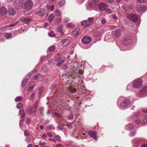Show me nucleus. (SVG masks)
I'll return each instance as SVG.
<instances>
[{
  "instance_id": "42",
  "label": "nucleus",
  "mask_w": 147,
  "mask_h": 147,
  "mask_svg": "<svg viewBox=\"0 0 147 147\" xmlns=\"http://www.w3.org/2000/svg\"><path fill=\"white\" fill-rule=\"evenodd\" d=\"M61 22V18H57L55 20V22L57 23L58 24H59Z\"/></svg>"
},
{
  "instance_id": "23",
  "label": "nucleus",
  "mask_w": 147,
  "mask_h": 147,
  "mask_svg": "<svg viewBox=\"0 0 147 147\" xmlns=\"http://www.w3.org/2000/svg\"><path fill=\"white\" fill-rule=\"evenodd\" d=\"M98 0H92L91 3V5L92 7H95L96 5V3Z\"/></svg>"
},
{
  "instance_id": "53",
  "label": "nucleus",
  "mask_w": 147,
  "mask_h": 147,
  "mask_svg": "<svg viewBox=\"0 0 147 147\" xmlns=\"http://www.w3.org/2000/svg\"><path fill=\"white\" fill-rule=\"evenodd\" d=\"M30 138L29 137H27L25 140L28 143L30 141Z\"/></svg>"
},
{
  "instance_id": "11",
  "label": "nucleus",
  "mask_w": 147,
  "mask_h": 147,
  "mask_svg": "<svg viewBox=\"0 0 147 147\" xmlns=\"http://www.w3.org/2000/svg\"><path fill=\"white\" fill-rule=\"evenodd\" d=\"M147 121V116H146L144 119L142 121H141L140 119H137L135 121V122L137 124H144Z\"/></svg>"
},
{
  "instance_id": "26",
  "label": "nucleus",
  "mask_w": 147,
  "mask_h": 147,
  "mask_svg": "<svg viewBox=\"0 0 147 147\" xmlns=\"http://www.w3.org/2000/svg\"><path fill=\"white\" fill-rule=\"evenodd\" d=\"M126 128L127 129L129 130H131L133 128V126L129 124H127L126 126Z\"/></svg>"
},
{
  "instance_id": "6",
  "label": "nucleus",
  "mask_w": 147,
  "mask_h": 147,
  "mask_svg": "<svg viewBox=\"0 0 147 147\" xmlns=\"http://www.w3.org/2000/svg\"><path fill=\"white\" fill-rule=\"evenodd\" d=\"M128 18L133 22H135L138 19V17L136 14H131L127 16Z\"/></svg>"
},
{
  "instance_id": "16",
  "label": "nucleus",
  "mask_w": 147,
  "mask_h": 147,
  "mask_svg": "<svg viewBox=\"0 0 147 147\" xmlns=\"http://www.w3.org/2000/svg\"><path fill=\"white\" fill-rule=\"evenodd\" d=\"M131 41L130 37L129 36H125L122 40L123 43L125 42V43L123 44H125L126 43V44L128 43H130Z\"/></svg>"
},
{
  "instance_id": "37",
  "label": "nucleus",
  "mask_w": 147,
  "mask_h": 147,
  "mask_svg": "<svg viewBox=\"0 0 147 147\" xmlns=\"http://www.w3.org/2000/svg\"><path fill=\"white\" fill-rule=\"evenodd\" d=\"M17 108L19 109H20L22 107L23 105L21 103H19L17 105Z\"/></svg>"
},
{
  "instance_id": "4",
  "label": "nucleus",
  "mask_w": 147,
  "mask_h": 147,
  "mask_svg": "<svg viewBox=\"0 0 147 147\" xmlns=\"http://www.w3.org/2000/svg\"><path fill=\"white\" fill-rule=\"evenodd\" d=\"M37 107V102H36L35 105L33 107L30 108L27 111V113L30 114H34L35 115L36 113Z\"/></svg>"
},
{
  "instance_id": "27",
  "label": "nucleus",
  "mask_w": 147,
  "mask_h": 147,
  "mask_svg": "<svg viewBox=\"0 0 147 147\" xmlns=\"http://www.w3.org/2000/svg\"><path fill=\"white\" fill-rule=\"evenodd\" d=\"M55 46H51L49 48L48 50L49 52H52L55 50Z\"/></svg>"
},
{
  "instance_id": "54",
  "label": "nucleus",
  "mask_w": 147,
  "mask_h": 147,
  "mask_svg": "<svg viewBox=\"0 0 147 147\" xmlns=\"http://www.w3.org/2000/svg\"><path fill=\"white\" fill-rule=\"evenodd\" d=\"M34 93H32L30 96V98L32 100H34Z\"/></svg>"
},
{
  "instance_id": "63",
  "label": "nucleus",
  "mask_w": 147,
  "mask_h": 147,
  "mask_svg": "<svg viewBox=\"0 0 147 147\" xmlns=\"http://www.w3.org/2000/svg\"><path fill=\"white\" fill-rule=\"evenodd\" d=\"M62 67L63 69H65L67 68V65L65 64H64L63 65Z\"/></svg>"
},
{
  "instance_id": "46",
  "label": "nucleus",
  "mask_w": 147,
  "mask_h": 147,
  "mask_svg": "<svg viewBox=\"0 0 147 147\" xmlns=\"http://www.w3.org/2000/svg\"><path fill=\"white\" fill-rule=\"evenodd\" d=\"M101 22L102 24H104L106 23V21L105 19H103L101 20Z\"/></svg>"
},
{
  "instance_id": "5",
  "label": "nucleus",
  "mask_w": 147,
  "mask_h": 147,
  "mask_svg": "<svg viewBox=\"0 0 147 147\" xmlns=\"http://www.w3.org/2000/svg\"><path fill=\"white\" fill-rule=\"evenodd\" d=\"M33 6V3L30 0H28L24 4V8L25 9H30Z\"/></svg>"
},
{
  "instance_id": "47",
  "label": "nucleus",
  "mask_w": 147,
  "mask_h": 147,
  "mask_svg": "<svg viewBox=\"0 0 147 147\" xmlns=\"http://www.w3.org/2000/svg\"><path fill=\"white\" fill-rule=\"evenodd\" d=\"M136 134V131H134L133 132H132L130 134V136H133L135 135Z\"/></svg>"
},
{
  "instance_id": "25",
  "label": "nucleus",
  "mask_w": 147,
  "mask_h": 147,
  "mask_svg": "<svg viewBox=\"0 0 147 147\" xmlns=\"http://www.w3.org/2000/svg\"><path fill=\"white\" fill-rule=\"evenodd\" d=\"M49 22H51L52 20L54 18V16L53 14H51L49 15Z\"/></svg>"
},
{
  "instance_id": "44",
  "label": "nucleus",
  "mask_w": 147,
  "mask_h": 147,
  "mask_svg": "<svg viewBox=\"0 0 147 147\" xmlns=\"http://www.w3.org/2000/svg\"><path fill=\"white\" fill-rule=\"evenodd\" d=\"M68 118L69 119H72L73 118V116L72 114H70L68 116Z\"/></svg>"
},
{
  "instance_id": "33",
  "label": "nucleus",
  "mask_w": 147,
  "mask_h": 147,
  "mask_svg": "<svg viewBox=\"0 0 147 147\" xmlns=\"http://www.w3.org/2000/svg\"><path fill=\"white\" fill-rule=\"evenodd\" d=\"M132 85H131V84H128L126 87V89L127 90H131V88H132Z\"/></svg>"
},
{
  "instance_id": "49",
  "label": "nucleus",
  "mask_w": 147,
  "mask_h": 147,
  "mask_svg": "<svg viewBox=\"0 0 147 147\" xmlns=\"http://www.w3.org/2000/svg\"><path fill=\"white\" fill-rule=\"evenodd\" d=\"M94 19V18L93 17L89 18L88 19V22H92V21Z\"/></svg>"
},
{
  "instance_id": "12",
  "label": "nucleus",
  "mask_w": 147,
  "mask_h": 147,
  "mask_svg": "<svg viewBox=\"0 0 147 147\" xmlns=\"http://www.w3.org/2000/svg\"><path fill=\"white\" fill-rule=\"evenodd\" d=\"M107 5L105 3H101L99 4L98 8L101 11H102L105 10L107 7Z\"/></svg>"
},
{
  "instance_id": "28",
  "label": "nucleus",
  "mask_w": 147,
  "mask_h": 147,
  "mask_svg": "<svg viewBox=\"0 0 147 147\" xmlns=\"http://www.w3.org/2000/svg\"><path fill=\"white\" fill-rule=\"evenodd\" d=\"M44 108L42 107H41L40 108V112L41 115L42 116H44Z\"/></svg>"
},
{
  "instance_id": "62",
  "label": "nucleus",
  "mask_w": 147,
  "mask_h": 147,
  "mask_svg": "<svg viewBox=\"0 0 147 147\" xmlns=\"http://www.w3.org/2000/svg\"><path fill=\"white\" fill-rule=\"evenodd\" d=\"M44 87L43 86H41L40 87L39 89V92H42V91L43 90V89Z\"/></svg>"
},
{
  "instance_id": "50",
  "label": "nucleus",
  "mask_w": 147,
  "mask_h": 147,
  "mask_svg": "<svg viewBox=\"0 0 147 147\" xmlns=\"http://www.w3.org/2000/svg\"><path fill=\"white\" fill-rule=\"evenodd\" d=\"M56 85L55 84H52V86L51 87V89H53L56 88Z\"/></svg>"
},
{
  "instance_id": "41",
  "label": "nucleus",
  "mask_w": 147,
  "mask_h": 147,
  "mask_svg": "<svg viewBox=\"0 0 147 147\" xmlns=\"http://www.w3.org/2000/svg\"><path fill=\"white\" fill-rule=\"evenodd\" d=\"M31 76V74H27L26 76V78H25L24 79H26V80H27V81H28V80L30 78V77Z\"/></svg>"
},
{
  "instance_id": "18",
  "label": "nucleus",
  "mask_w": 147,
  "mask_h": 147,
  "mask_svg": "<svg viewBox=\"0 0 147 147\" xmlns=\"http://www.w3.org/2000/svg\"><path fill=\"white\" fill-rule=\"evenodd\" d=\"M35 86V83L34 82H31L29 85V87L27 89V90L28 91H30L33 89Z\"/></svg>"
},
{
  "instance_id": "20",
  "label": "nucleus",
  "mask_w": 147,
  "mask_h": 147,
  "mask_svg": "<svg viewBox=\"0 0 147 147\" xmlns=\"http://www.w3.org/2000/svg\"><path fill=\"white\" fill-rule=\"evenodd\" d=\"M63 45L64 46H66L69 43V40L67 39H64L62 41Z\"/></svg>"
},
{
  "instance_id": "56",
  "label": "nucleus",
  "mask_w": 147,
  "mask_h": 147,
  "mask_svg": "<svg viewBox=\"0 0 147 147\" xmlns=\"http://www.w3.org/2000/svg\"><path fill=\"white\" fill-rule=\"evenodd\" d=\"M112 18L113 19H115V20H117L118 19L117 17L114 15H113Z\"/></svg>"
},
{
  "instance_id": "3",
  "label": "nucleus",
  "mask_w": 147,
  "mask_h": 147,
  "mask_svg": "<svg viewBox=\"0 0 147 147\" xmlns=\"http://www.w3.org/2000/svg\"><path fill=\"white\" fill-rule=\"evenodd\" d=\"M130 103V100L128 99H124L120 104L119 108L122 109H125L128 107Z\"/></svg>"
},
{
  "instance_id": "45",
  "label": "nucleus",
  "mask_w": 147,
  "mask_h": 147,
  "mask_svg": "<svg viewBox=\"0 0 147 147\" xmlns=\"http://www.w3.org/2000/svg\"><path fill=\"white\" fill-rule=\"evenodd\" d=\"M55 139L57 141H59L61 139L60 137L59 136L57 135L55 136Z\"/></svg>"
},
{
  "instance_id": "36",
  "label": "nucleus",
  "mask_w": 147,
  "mask_h": 147,
  "mask_svg": "<svg viewBox=\"0 0 147 147\" xmlns=\"http://www.w3.org/2000/svg\"><path fill=\"white\" fill-rule=\"evenodd\" d=\"M55 15L57 16H59L60 15V11L58 10H56L55 12Z\"/></svg>"
},
{
  "instance_id": "55",
  "label": "nucleus",
  "mask_w": 147,
  "mask_h": 147,
  "mask_svg": "<svg viewBox=\"0 0 147 147\" xmlns=\"http://www.w3.org/2000/svg\"><path fill=\"white\" fill-rule=\"evenodd\" d=\"M23 120H20L19 123V125L20 127L22 126L23 125Z\"/></svg>"
},
{
  "instance_id": "38",
  "label": "nucleus",
  "mask_w": 147,
  "mask_h": 147,
  "mask_svg": "<svg viewBox=\"0 0 147 147\" xmlns=\"http://www.w3.org/2000/svg\"><path fill=\"white\" fill-rule=\"evenodd\" d=\"M64 62V60H61L58 63H57V66H60Z\"/></svg>"
},
{
  "instance_id": "14",
  "label": "nucleus",
  "mask_w": 147,
  "mask_h": 147,
  "mask_svg": "<svg viewBox=\"0 0 147 147\" xmlns=\"http://www.w3.org/2000/svg\"><path fill=\"white\" fill-rule=\"evenodd\" d=\"M20 20L21 22L26 24H29L30 22L31 21V20L29 18H22L20 19Z\"/></svg>"
},
{
  "instance_id": "7",
  "label": "nucleus",
  "mask_w": 147,
  "mask_h": 147,
  "mask_svg": "<svg viewBox=\"0 0 147 147\" xmlns=\"http://www.w3.org/2000/svg\"><path fill=\"white\" fill-rule=\"evenodd\" d=\"M146 9V7L143 5H139L137 7L136 10L138 12L145 11Z\"/></svg>"
},
{
  "instance_id": "34",
  "label": "nucleus",
  "mask_w": 147,
  "mask_h": 147,
  "mask_svg": "<svg viewBox=\"0 0 147 147\" xmlns=\"http://www.w3.org/2000/svg\"><path fill=\"white\" fill-rule=\"evenodd\" d=\"M65 3V1L64 0H62L59 3V4L60 6L61 7L64 5Z\"/></svg>"
},
{
  "instance_id": "21",
  "label": "nucleus",
  "mask_w": 147,
  "mask_h": 147,
  "mask_svg": "<svg viewBox=\"0 0 147 147\" xmlns=\"http://www.w3.org/2000/svg\"><path fill=\"white\" fill-rule=\"evenodd\" d=\"M121 34V30L119 29L116 30L115 32V35L117 37L120 36Z\"/></svg>"
},
{
  "instance_id": "30",
  "label": "nucleus",
  "mask_w": 147,
  "mask_h": 147,
  "mask_svg": "<svg viewBox=\"0 0 147 147\" xmlns=\"http://www.w3.org/2000/svg\"><path fill=\"white\" fill-rule=\"evenodd\" d=\"M67 26L69 28H73L74 26V25L73 23H69L67 24Z\"/></svg>"
},
{
  "instance_id": "40",
  "label": "nucleus",
  "mask_w": 147,
  "mask_h": 147,
  "mask_svg": "<svg viewBox=\"0 0 147 147\" xmlns=\"http://www.w3.org/2000/svg\"><path fill=\"white\" fill-rule=\"evenodd\" d=\"M53 128V125H49L47 127V129L48 130H50Z\"/></svg>"
},
{
  "instance_id": "24",
  "label": "nucleus",
  "mask_w": 147,
  "mask_h": 147,
  "mask_svg": "<svg viewBox=\"0 0 147 147\" xmlns=\"http://www.w3.org/2000/svg\"><path fill=\"white\" fill-rule=\"evenodd\" d=\"M28 81L26 79H24L22 81L21 84L22 87H24L27 84Z\"/></svg>"
},
{
  "instance_id": "19",
  "label": "nucleus",
  "mask_w": 147,
  "mask_h": 147,
  "mask_svg": "<svg viewBox=\"0 0 147 147\" xmlns=\"http://www.w3.org/2000/svg\"><path fill=\"white\" fill-rule=\"evenodd\" d=\"M8 13L10 15H13L15 13L16 11L13 8H10L9 9Z\"/></svg>"
},
{
  "instance_id": "52",
  "label": "nucleus",
  "mask_w": 147,
  "mask_h": 147,
  "mask_svg": "<svg viewBox=\"0 0 147 147\" xmlns=\"http://www.w3.org/2000/svg\"><path fill=\"white\" fill-rule=\"evenodd\" d=\"M24 110L22 109V110H20L19 112V113L20 114V115H23V113H24Z\"/></svg>"
},
{
  "instance_id": "13",
  "label": "nucleus",
  "mask_w": 147,
  "mask_h": 147,
  "mask_svg": "<svg viewBox=\"0 0 147 147\" xmlns=\"http://www.w3.org/2000/svg\"><path fill=\"white\" fill-rule=\"evenodd\" d=\"M7 11V9L5 7H2L0 8V14L2 15H6Z\"/></svg>"
},
{
  "instance_id": "31",
  "label": "nucleus",
  "mask_w": 147,
  "mask_h": 147,
  "mask_svg": "<svg viewBox=\"0 0 147 147\" xmlns=\"http://www.w3.org/2000/svg\"><path fill=\"white\" fill-rule=\"evenodd\" d=\"M35 13L39 16H43V13L42 11H38L36 12Z\"/></svg>"
},
{
  "instance_id": "60",
  "label": "nucleus",
  "mask_w": 147,
  "mask_h": 147,
  "mask_svg": "<svg viewBox=\"0 0 147 147\" xmlns=\"http://www.w3.org/2000/svg\"><path fill=\"white\" fill-rule=\"evenodd\" d=\"M55 115L58 117L60 118L61 117V115L60 114H59L58 113L55 112Z\"/></svg>"
},
{
  "instance_id": "22",
  "label": "nucleus",
  "mask_w": 147,
  "mask_h": 147,
  "mask_svg": "<svg viewBox=\"0 0 147 147\" xmlns=\"http://www.w3.org/2000/svg\"><path fill=\"white\" fill-rule=\"evenodd\" d=\"M63 26L62 25H60L58 27V31L61 33L63 34L64 33L62 30Z\"/></svg>"
},
{
  "instance_id": "32",
  "label": "nucleus",
  "mask_w": 147,
  "mask_h": 147,
  "mask_svg": "<svg viewBox=\"0 0 147 147\" xmlns=\"http://www.w3.org/2000/svg\"><path fill=\"white\" fill-rule=\"evenodd\" d=\"M22 99V98L21 96H17L15 98V101L16 102H18L21 100Z\"/></svg>"
},
{
  "instance_id": "39",
  "label": "nucleus",
  "mask_w": 147,
  "mask_h": 147,
  "mask_svg": "<svg viewBox=\"0 0 147 147\" xmlns=\"http://www.w3.org/2000/svg\"><path fill=\"white\" fill-rule=\"evenodd\" d=\"M30 134L28 131L27 130H26L24 132V135L25 136H28Z\"/></svg>"
},
{
  "instance_id": "57",
  "label": "nucleus",
  "mask_w": 147,
  "mask_h": 147,
  "mask_svg": "<svg viewBox=\"0 0 147 147\" xmlns=\"http://www.w3.org/2000/svg\"><path fill=\"white\" fill-rule=\"evenodd\" d=\"M41 11L43 13V15L45 14L47 12V10L45 9H43Z\"/></svg>"
},
{
  "instance_id": "10",
  "label": "nucleus",
  "mask_w": 147,
  "mask_h": 147,
  "mask_svg": "<svg viewBox=\"0 0 147 147\" xmlns=\"http://www.w3.org/2000/svg\"><path fill=\"white\" fill-rule=\"evenodd\" d=\"M96 134L97 132L95 131H90L89 132V135L96 141H97V140Z\"/></svg>"
},
{
  "instance_id": "35",
  "label": "nucleus",
  "mask_w": 147,
  "mask_h": 147,
  "mask_svg": "<svg viewBox=\"0 0 147 147\" xmlns=\"http://www.w3.org/2000/svg\"><path fill=\"white\" fill-rule=\"evenodd\" d=\"M49 36L51 37H55V34L53 31H51L49 34Z\"/></svg>"
},
{
  "instance_id": "17",
  "label": "nucleus",
  "mask_w": 147,
  "mask_h": 147,
  "mask_svg": "<svg viewBox=\"0 0 147 147\" xmlns=\"http://www.w3.org/2000/svg\"><path fill=\"white\" fill-rule=\"evenodd\" d=\"M80 30V29L78 28H77L75 30L73 31L71 33V35H75L74 37L75 38H77L78 35L79 33L78 32Z\"/></svg>"
},
{
  "instance_id": "2",
  "label": "nucleus",
  "mask_w": 147,
  "mask_h": 147,
  "mask_svg": "<svg viewBox=\"0 0 147 147\" xmlns=\"http://www.w3.org/2000/svg\"><path fill=\"white\" fill-rule=\"evenodd\" d=\"M142 85V80L140 78H137L133 81L132 86L133 88H138L141 87Z\"/></svg>"
},
{
  "instance_id": "61",
  "label": "nucleus",
  "mask_w": 147,
  "mask_h": 147,
  "mask_svg": "<svg viewBox=\"0 0 147 147\" xmlns=\"http://www.w3.org/2000/svg\"><path fill=\"white\" fill-rule=\"evenodd\" d=\"M37 71L36 70V69H34L33 70L30 72L31 74H33L34 73H36Z\"/></svg>"
},
{
  "instance_id": "58",
  "label": "nucleus",
  "mask_w": 147,
  "mask_h": 147,
  "mask_svg": "<svg viewBox=\"0 0 147 147\" xmlns=\"http://www.w3.org/2000/svg\"><path fill=\"white\" fill-rule=\"evenodd\" d=\"M67 127L71 129L72 127V125L71 124H67Z\"/></svg>"
},
{
  "instance_id": "51",
  "label": "nucleus",
  "mask_w": 147,
  "mask_h": 147,
  "mask_svg": "<svg viewBox=\"0 0 147 147\" xmlns=\"http://www.w3.org/2000/svg\"><path fill=\"white\" fill-rule=\"evenodd\" d=\"M57 127L58 128L61 130H63V127L60 125L59 124L57 125Z\"/></svg>"
},
{
  "instance_id": "48",
  "label": "nucleus",
  "mask_w": 147,
  "mask_h": 147,
  "mask_svg": "<svg viewBox=\"0 0 147 147\" xmlns=\"http://www.w3.org/2000/svg\"><path fill=\"white\" fill-rule=\"evenodd\" d=\"M87 22V20H84L81 22V24L82 25H84L86 24Z\"/></svg>"
},
{
  "instance_id": "64",
  "label": "nucleus",
  "mask_w": 147,
  "mask_h": 147,
  "mask_svg": "<svg viewBox=\"0 0 147 147\" xmlns=\"http://www.w3.org/2000/svg\"><path fill=\"white\" fill-rule=\"evenodd\" d=\"M63 146V145L61 144H57L55 146L56 147H62Z\"/></svg>"
},
{
  "instance_id": "9",
  "label": "nucleus",
  "mask_w": 147,
  "mask_h": 147,
  "mask_svg": "<svg viewBox=\"0 0 147 147\" xmlns=\"http://www.w3.org/2000/svg\"><path fill=\"white\" fill-rule=\"evenodd\" d=\"M91 40V38L90 36H86L84 37L82 39V41L83 43L87 44L90 43Z\"/></svg>"
},
{
  "instance_id": "8",
  "label": "nucleus",
  "mask_w": 147,
  "mask_h": 147,
  "mask_svg": "<svg viewBox=\"0 0 147 147\" xmlns=\"http://www.w3.org/2000/svg\"><path fill=\"white\" fill-rule=\"evenodd\" d=\"M141 96H145L147 95V86L144 87L139 92Z\"/></svg>"
},
{
  "instance_id": "15",
  "label": "nucleus",
  "mask_w": 147,
  "mask_h": 147,
  "mask_svg": "<svg viewBox=\"0 0 147 147\" xmlns=\"http://www.w3.org/2000/svg\"><path fill=\"white\" fill-rule=\"evenodd\" d=\"M34 79L36 80L38 79L40 81H42L44 79L43 77L41 74H37L34 76Z\"/></svg>"
},
{
  "instance_id": "43",
  "label": "nucleus",
  "mask_w": 147,
  "mask_h": 147,
  "mask_svg": "<svg viewBox=\"0 0 147 147\" xmlns=\"http://www.w3.org/2000/svg\"><path fill=\"white\" fill-rule=\"evenodd\" d=\"M18 22H15L14 23H13V24H10L9 26L10 27H11L14 26L16 24H17L18 23Z\"/></svg>"
},
{
  "instance_id": "59",
  "label": "nucleus",
  "mask_w": 147,
  "mask_h": 147,
  "mask_svg": "<svg viewBox=\"0 0 147 147\" xmlns=\"http://www.w3.org/2000/svg\"><path fill=\"white\" fill-rule=\"evenodd\" d=\"M47 57V56H42L40 58V60H42L46 59Z\"/></svg>"
},
{
  "instance_id": "1",
  "label": "nucleus",
  "mask_w": 147,
  "mask_h": 147,
  "mask_svg": "<svg viewBox=\"0 0 147 147\" xmlns=\"http://www.w3.org/2000/svg\"><path fill=\"white\" fill-rule=\"evenodd\" d=\"M71 80H68V82L70 84V86H69V90L71 93H73L76 92V89L74 88V86L73 85H75V87H77V88H79V87H82L83 86V81L81 80H78L76 79V78L75 79H74V80L72 82Z\"/></svg>"
},
{
  "instance_id": "29",
  "label": "nucleus",
  "mask_w": 147,
  "mask_h": 147,
  "mask_svg": "<svg viewBox=\"0 0 147 147\" xmlns=\"http://www.w3.org/2000/svg\"><path fill=\"white\" fill-rule=\"evenodd\" d=\"M11 34L10 33H7L5 34V36L7 38H10L11 37Z\"/></svg>"
}]
</instances>
